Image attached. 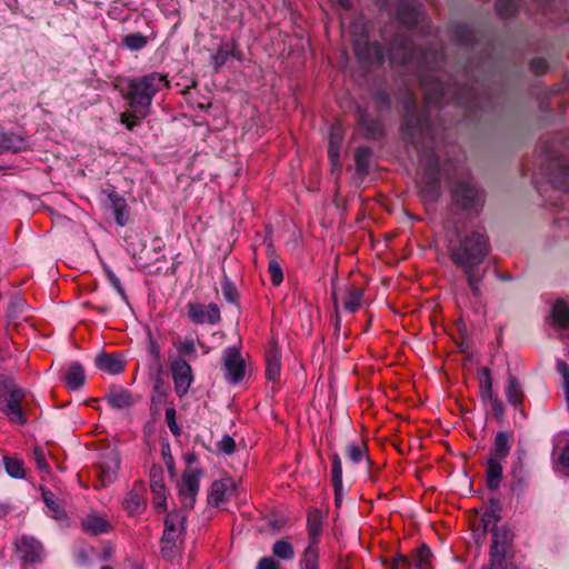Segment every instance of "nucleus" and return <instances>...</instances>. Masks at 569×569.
I'll return each instance as SVG.
<instances>
[{
  "mask_svg": "<svg viewBox=\"0 0 569 569\" xmlns=\"http://www.w3.org/2000/svg\"><path fill=\"white\" fill-rule=\"evenodd\" d=\"M224 369L227 371V379L237 383L242 380L244 376V361L241 358L240 351L237 348H228L223 353Z\"/></svg>",
  "mask_w": 569,
  "mask_h": 569,
  "instance_id": "obj_14",
  "label": "nucleus"
},
{
  "mask_svg": "<svg viewBox=\"0 0 569 569\" xmlns=\"http://www.w3.org/2000/svg\"><path fill=\"white\" fill-rule=\"evenodd\" d=\"M231 51L226 49L224 47H220L218 51L212 57V64L216 70H219L229 59Z\"/></svg>",
  "mask_w": 569,
  "mask_h": 569,
  "instance_id": "obj_55",
  "label": "nucleus"
},
{
  "mask_svg": "<svg viewBox=\"0 0 569 569\" xmlns=\"http://www.w3.org/2000/svg\"><path fill=\"white\" fill-rule=\"evenodd\" d=\"M505 393L508 402L515 409L521 408L525 399V393L522 391L519 380L516 377L511 375L508 376Z\"/></svg>",
  "mask_w": 569,
  "mask_h": 569,
  "instance_id": "obj_25",
  "label": "nucleus"
},
{
  "mask_svg": "<svg viewBox=\"0 0 569 569\" xmlns=\"http://www.w3.org/2000/svg\"><path fill=\"white\" fill-rule=\"evenodd\" d=\"M332 467H331V483L333 488L339 489V486L342 485V463L341 458L338 453H333L331 456Z\"/></svg>",
  "mask_w": 569,
  "mask_h": 569,
  "instance_id": "obj_48",
  "label": "nucleus"
},
{
  "mask_svg": "<svg viewBox=\"0 0 569 569\" xmlns=\"http://www.w3.org/2000/svg\"><path fill=\"white\" fill-rule=\"evenodd\" d=\"M491 535H492L491 546H496V547H498V549H502V550L507 551V547L511 543L512 538H513L510 529L506 526L493 527L491 529Z\"/></svg>",
  "mask_w": 569,
  "mask_h": 569,
  "instance_id": "obj_35",
  "label": "nucleus"
},
{
  "mask_svg": "<svg viewBox=\"0 0 569 569\" xmlns=\"http://www.w3.org/2000/svg\"><path fill=\"white\" fill-rule=\"evenodd\" d=\"M167 87H169L167 76L150 72L128 79L127 91H122V96L136 117L146 118L150 113L154 96Z\"/></svg>",
  "mask_w": 569,
  "mask_h": 569,
  "instance_id": "obj_3",
  "label": "nucleus"
},
{
  "mask_svg": "<svg viewBox=\"0 0 569 569\" xmlns=\"http://www.w3.org/2000/svg\"><path fill=\"white\" fill-rule=\"evenodd\" d=\"M84 381H86V375H84L83 367L77 361L71 362L68 366L66 373H64L66 387L69 390L74 391V390L80 389L84 385Z\"/></svg>",
  "mask_w": 569,
  "mask_h": 569,
  "instance_id": "obj_23",
  "label": "nucleus"
},
{
  "mask_svg": "<svg viewBox=\"0 0 569 569\" xmlns=\"http://www.w3.org/2000/svg\"><path fill=\"white\" fill-rule=\"evenodd\" d=\"M403 138L419 152V191L425 202H436L441 196L439 158L433 150V133L429 117L417 109V99L408 92L403 100Z\"/></svg>",
  "mask_w": 569,
  "mask_h": 569,
  "instance_id": "obj_2",
  "label": "nucleus"
},
{
  "mask_svg": "<svg viewBox=\"0 0 569 569\" xmlns=\"http://www.w3.org/2000/svg\"><path fill=\"white\" fill-rule=\"evenodd\" d=\"M107 400L114 409H126L132 406V396L128 390L121 388H111L107 395Z\"/></svg>",
  "mask_w": 569,
  "mask_h": 569,
  "instance_id": "obj_30",
  "label": "nucleus"
},
{
  "mask_svg": "<svg viewBox=\"0 0 569 569\" xmlns=\"http://www.w3.org/2000/svg\"><path fill=\"white\" fill-rule=\"evenodd\" d=\"M353 50L358 60L366 63L381 64L385 61V50L378 42H370L366 33H361L353 40Z\"/></svg>",
  "mask_w": 569,
  "mask_h": 569,
  "instance_id": "obj_9",
  "label": "nucleus"
},
{
  "mask_svg": "<svg viewBox=\"0 0 569 569\" xmlns=\"http://www.w3.org/2000/svg\"><path fill=\"white\" fill-rule=\"evenodd\" d=\"M188 317L196 325H216L220 321V310L217 305L188 303Z\"/></svg>",
  "mask_w": 569,
  "mask_h": 569,
  "instance_id": "obj_12",
  "label": "nucleus"
},
{
  "mask_svg": "<svg viewBox=\"0 0 569 569\" xmlns=\"http://www.w3.org/2000/svg\"><path fill=\"white\" fill-rule=\"evenodd\" d=\"M119 465L120 458L114 451L107 452L101 457L98 472L102 486H107L116 479Z\"/></svg>",
  "mask_w": 569,
  "mask_h": 569,
  "instance_id": "obj_18",
  "label": "nucleus"
},
{
  "mask_svg": "<svg viewBox=\"0 0 569 569\" xmlns=\"http://www.w3.org/2000/svg\"><path fill=\"white\" fill-rule=\"evenodd\" d=\"M319 549L316 546H308L300 559V569H318Z\"/></svg>",
  "mask_w": 569,
  "mask_h": 569,
  "instance_id": "obj_39",
  "label": "nucleus"
},
{
  "mask_svg": "<svg viewBox=\"0 0 569 569\" xmlns=\"http://www.w3.org/2000/svg\"><path fill=\"white\" fill-rule=\"evenodd\" d=\"M3 465L7 473L12 478L21 479L24 477L23 461L9 456L3 457Z\"/></svg>",
  "mask_w": 569,
  "mask_h": 569,
  "instance_id": "obj_41",
  "label": "nucleus"
},
{
  "mask_svg": "<svg viewBox=\"0 0 569 569\" xmlns=\"http://www.w3.org/2000/svg\"><path fill=\"white\" fill-rule=\"evenodd\" d=\"M557 368L563 378L567 400L569 401V366L565 361L558 360Z\"/></svg>",
  "mask_w": 569,
  "mask_h": 569,
  "instance_id": "obj_64",
  "label": "nucleus"
},
{
  "mask_svg": "<svg viewBox=\"0 0 569 569\" xmlns=\"http://www.w3.org/2000/svg\"><path fill=\"white\" fill-rule=\"evenodd\" d=\"M432 552L427 545H421L415 555V566L418 569H428Z\"/></svg>",
  "mask_w": 569,
  "mask_h": 569,
  "instance_id": "obj_49",
  "label": "nucleus"
},
{
  "mask_svg": "<svg viewBox=\"0 0 569 569\" xmlns=\"http://www.w3.org/2000/svg\"><path fill=\"white\" fill-rule=\"evenodd\" d=\"M268 271L270 273L271 281L274 286H280L283 280V273L281 266L276 259L269 261Z\"/></svg>",
  "mask_w": 569,
  "mask_h": 569,
  "instance_id": "obj_53",
  "label": "nucleus"
},
{
  "mask_svg": "<svg viewBox=\"0 0 569 569\" xmlns=\"http://www.w3.org/2000/svg\"><path fill=\"white\" fill-rule=\"evenodd\" d=\"M109 200L113 209L116 222L119 226H124L128 221V204L126 200L117 192H111Z\"/></svg>",
  "mask_w": 569,
  "mask_h": 569,
  "instance_id": "obj_33",
  "label": "nucleus"
},
{
  "mask_svg": "<svg viewBox=\"0 0 569 569\" xmlns=\"http://www.w3.org/2000/svg\"><path fill=\"white\" fill-rule=\"evenodd\" d=\"M357 123L367 139L379 140L385 136V126L379 118L372 117L366 109L356 110Z\"/></svg>",
  "mask_w": 569,
  "mask_h": 569,
  "instance_id": "obj_11",
  "label": "nucleus"
},
{
  "mask_svg": "<svg viewBox=\"0 0 569 569\" xmlns=\"http://www.w3.org/2000/svg\"><path fill=\"white\" fill-rule=\"evenodd\" d=\"M229 483V479H221L212 482L207 499L210 506H218L222 501Z\"/></svg>",
  "mask_w": 569,
  "mask_h": 569,
  "instance_id": "obj_37",
  "label": "nucleus"
},
{
  "mask_svg": "<svg viewBox=\"0 0 569 569\" xmlns=\"http://www.w3.org/2000/svg\"><path fill=\"white\" fill-rule=\"evenodd\" d=\"M148 356L149 365L148 370L164 369L161 359V349L158 342L153 339L151 332H148Z\"/></svg>",
  "mask_w": 569,
  "mask_h": 569,
  "instance_id": "obj_34",
  "label": "nucleus"
},
{
  "mask_svg": "<svg viewBox=\"0 0 569 569\" xmlns=\"http://www.w3.org/2000/svg\"><path fill=\"white\" fill-rule=\"evenodd\" d=\"M174 346L179 352L178 357L190 356L196 352V343L193 339L186 338L183 341L174 343Z\"/></svg>",
  "mask_w": 569,
  "mask_h": 569,
  "instance_id": "obj_54",
  "label": "nucleus"
},
{
  "mask_svg": "<svg viewBox=\"0 0 569 569\" xmlns=\"http://www.w3.org/2000/svg\"><path fill=\"white\" fill-rule=\"evenodd\" d=\"M363 289L360 287L351 286L347 288L343 296V308L349 312H356L362 305Z\"/></svg>",
  "mask_w": 569,
  "mask_h": 569,
  "instance_id": "obj_32",
  "label": "nucleus"
},
{
  "mask_svg": "<svg viewBox=\"0 0 569 569\" xmlns=\"http://www.w3.org/2000/svg\"><path fill=\"white\" fill-rule=\"evenodd\" d=\"M17 551L20 558L27 563H38L43 558V547L41 542L32 536H22L17 542Z\"/></svg>",
  "mask_w": 569,
  "mask_h": 569,
  "instance_id": "obj_13",
  "label": "nucleus"
},
{
  "mask_svg": "<svg viewBox=\"0 0 569 569\" xmlns=\"http://www.w3.org/2000/svg\"><path fill=\"white\" fill-rule=\"evenodd\" d=\"M221 290H222L223 298L228 302H230V303L238 302V298H239L238 290L234 287V284L232 283V281L227 276H223V278H222Z\"/></svg>",
  "mask_w": 569,
  "mask_h": 569,
  "instance_id": "obj_52",
  "label": "nucleus"
},
{
  "mask_svg": "<svg viewBox=\"0 0 569 569\" xmlns=\"http://www.w3.org/2000/svg\"><path fill=\"white\" fill-rule=\"evenodd\" d=\"M142 119L143 118L136 117L134 111H132L131 109L130 111L122 112L120 114L121 123L124 124L129 130H133V128L137 127Z\"/></svg>",
  "mask_w": 569,
  "mask_h": 569,
  "instance_id": "obj_58",
  "label": "nucleus"
},
{
  "mask_svg": "<svg viewBox=\"0 0 569 569\" xmlns=\"http://www.w3.org/2000/svg\"><path fill=\"white\" fill-rule=\"evenodd\" d=\"M452 39L462 46H469L476 40L473 30L466 24H456L451 31Z\"/></svg>",
  "mask_w": 569,
  "mask_h": 569,
  "instance_id": "obj_38",
  "label": "nucleus"
},
{
  "mask_svg": "<svg viewBox=\"0 0 569 569\" xmlns=\"http://www.w3.org/2000/svg\"><path fill=\"white\" fill-rule=\"evenodd\" d=\"M453 203L465 211L479 212L485 202L482 190L473 182L458 181L451 191Z\"/></svg>",
  "mask_w": 569,
  "mask_h": 569,
  "instance_id": "obj_7",
  "label": "nucleus"
},
{
  "mask_svg": "<svg viewBox=\"0 0 569 569\" xmlns=\"http://www.w3.org/2000/svg\"><path fill=\"white\" fill-rule=\"evenodd\" d=\"M30 147L28 137L13 132L0 131V154L12 151L21 152Z\"/></svg>",
  "mask_w": 569,
  "mask_h": 569,
  "instance_id": "obj_20",
  "label": "nucleus"
},
{
  "mask_svg": "<svg viewBox=\"0 0 569 569\" xmlns=\"http://www.w3.org/2000/svg\"><path fill=\"white\" fill-rule=\"evenodd\" d=\"M519 0H497L496 10L500 18L508 19L517 13Z\"/></svg>",
  "mask_w": 569,
  "mask_h": 569,
  "instance_id": "obj_43",
  "label": "nucleus"
},
{
  "mask_svg": "<svg viewBox=\"0 0 569 569\" xmlns=\"http://www.w3.org/2000/svg\"><path fill=\"white\" fill-rule=\"evenodd\" d=\"M309 546L318 547V537L321 533V519L319 515L308 517Z\"/></svg>",
  "mask_w": 569,
  "mask_h": 569,
  "instance_id": "obj_46",
  "label": "nucleus"
},
{
  "mask_svg": "<svg viewBox=\"0 0 569 569\" xmlns=\"http://www.w3.org/2000/svg\"><path fill=\"white\" fill-rule=\"evenodd\" d=\"M528 478L529 471L526 469L523 460L518 458V460L512 466L511 490L513 492H522L527 486Z\"/></svg>",
  "mask_w": 569,
  "mask_h": 569,
  "instance_id": "obj_28",
  "label": "nucleus"
},
{
  "mask_svg": "<svg viewBox=\"0 0 569 569\" xmlns=\"http://www.w3.org/2000/svg\"><path fill=\"white\" fill-rule=\"evenodd\" d=\"M217 447L221 452L226 455H232L236 451V442L229 435H224L222 439L217 443Z\"/></svg>",
  "mask_w": 569,
  "mask_h": 569,
  "instance_id": "obj_57",
  "label": "nucleus"
},
{
  "mask_svg": "<svg viewBox=\"0 0 569 569\" xmlns=\"http://www.w3.org/2000/svg\"><path fill=\"white\" fill-rule=\"evenodd\" d=\"M149 378L152 382L151 402L161 405L166 401L169 393V386L164 381V369L148 370Z\"/></svg>",
  "mask_w": 569,
  "mask_h": 569,
  "instance_id": "obj_19",
  "label": "nucleus"
},
{
  "mask_svg": "<svg viewBox=\"0 0 569 569\" xmlns=\"http://www.w3.org/2000/svg\"><path fill=\"white\" fill-rule=\"evenodd\" d=\"M164 416H166V421H167V425H168L170 431L174 436H179L181 433V430L176 421V409L173 407L167 408Z\"/></svg>",
  "mask_w": 569,
  "mask_h": 569,
  "instance_id": "obj_56",
  "label": "nucleus"
},
{
  "mask_svg": "<svg viewBox=\"0 0 569 569\" xmlns=\"http://www.w3.org/2000/svg\"><path fill=\"white\" fill-rule=\"evenodd\" d=\"M500 512H501V507H500L499 502L491 499L490 500V509L487 510L483 513V516L481 517V523L483 527V531H487L491 523H496V522L500 521V519H501Z\"/></svg>",
  "mask_w": 569,
  "mask_h": 569,
  "instance_id": "obj_42",
  "label": "nucleus"
},
{
  "mask_svg": "<svg viewBox=\"0 0 569 569\" xmlns=\"http://www.w3.org/2000/svg\"><path fill=\"white\" fill-rule=\"evenodd\" d=\"M272 552L284 560H290L295 556L293 547L287 540H277L272 546Z\"/></svg>",
  "mask_w": 569,
  "mask_h": 569,
  "instance_id": "obj_47",
  "label": "nucleus"
},
{
  "mask_svg": "<svg viewBox=\"0 0 569 569\" xmlns=\"http://www.w3.org/2000/svg\"><path fill=\"white\" fill-rule=\"evenodd\" d=\"M161 455L168 471L173 476L174 472V460L171 455L170 445L163 443L161 447Z\"/></svg>",
  "mask_w": 569,
  "mask_h": 569,
  "instance_id": "obj_59",
  "label": "nucleus"
},
{
  "mask_svg": "<svg viewBox=\"0 0 569 569\" xmlns=\"http://www.w3.org/2000/svg\"><path fill=\"white\" fill-rule=\"evenodd\" d=\"M367 452V446L365 442H351L346 447V455L353 463H359Z\"/></svg>",
  "mask_w": 569,
  "mask_h": 569,
  "instance_id": "obj_45",
  "label": "nucleus"
},
{
  "mask_svg": "<svg viewBox=\"0 0 569 569\" xmlns=\"http://www.w3.org/2000/svg\"><path fill=\"white\" fill-rule=\"evenodd\" d=\"M371 158V150L366 147H360L356 150L355 153V162L357 171L363 172L367 171L369 167V160Z\"/></svg>",
  "mask_w": 569,
  "mask_h": 569,
  "instance_id": "obj_50",
  "label": "nucleus"
},
{
  "mask_svg": "<svg viewBox=\"0 0 569 569\" xmlns=\"http://www.w3.org/2000/svg\"><path fill=\"white\" fill-rule=\"evenodd\" d=\"M388 56L392 64L413 66L427 104L453 101L468 109L480 106L473 87L443 82L439 74L440 67L445 62L442 49L430 48L417 51L413 49L412 39L407 33L397 32L390 43Z\"/></svg>",
  "mask_w": 569,
  "mask_h": 569,
  "instance_id": "obj_1",
  "label": "nucleus"
},
{
  "mask_svg": "<svg viewBox=\"0 0 569 569\" xmlns=\"http://www.w3.org/2000/svg\"><path fill=\"white\" fill-rule=\"evenodd\" d=\"M24 397L26 391L19 388L12 379L0 380V410L9 421L18 425L27 422L22 409Z\"/></svg>",
  "mask_w": 569,
  "mask_h": 569,
  "instance_id": "obj_5",
  "label": "nucleus"
},
{
  "mask_svg": "<svg viewBox=\"0 0 569 569\" xmlns=\"http://www.w3.org/2000/svg\"><path fill=\"white\" fill-rule=\"evenodd\" d=\"M84 531L92 535L106 533L111 529V525L98 515H89L82 520Z\"/></svg>",
  "mask_w": 569,
  "mask_h": 569,
  "instance_id": "obj_31",
  "label": "nucleus"
},
{
  "mask_svg": "<svg viewBox=\"0 0 569 569\" xmlns=\"http://www.w3.org/2000/svg\"><path fill=\"white\" fill-rule=\"evenodd\" d=\"M96 366L110 375H118L124 369V362L119 357L106 352L97 356Z\"/></svg>",
  "mask_w": 569,
  "mask_h": 569,
  "instance_id": "obj_24",
  "label": "nucleus"
},
{
  "mask_svg": "<svg viewBox=\"0 0 569 569\" xmlns=\"http://www.w3.org/2000/svg\"><path fill=\"white\" fill-rule=\"evenodd\" d=\"M121 43L128 50L138 51L148 44V38L139 32L129 33L122 38Z\"/></svg>",
  "mask_w": 569,
  "mask_h": 569,
  "instance_id": "obj_40",
  "label": "nucleus"
},
{
  "mask_svg": "<svg viewBox=\"0 0 569 569\" xmlns=\"http://www.w3.org/2000/svg\"><path fill=\"white\" fill-rule=\"evenodd\" d=\"M550 182L559 190H569V164L559 161L550 174Z\"/></svg>",
  "mask_w": 569,
  "mask_h": 569,
  "instance_id": "obj_29",
  "label": "nucleus"
},
{
  "mask_svg": "<svg viewBox=\"0 0 569 569\" xmlns=\"http://www.w3.org/2000/svg\"><path fill=\"white\" fill-rule=\"evenodd\" d=\"M551 325L558 329L569 328V306L563 300H557L551 310Z\"/></svg>",
  "mask_w": 569,
  "mask_h": 569,
  "instance_id": "obj_27",
  "label": "nucleus"
},
{
  "mask_svg": "<svg viewBox=\"0 0 569 569\" xmlns=\"http://www.w3.org/2000/svg\"><path fill=\"white\" fill-rule=\"evenodd\" d=\"M463 273L466 276L472 297L477 302H481L483 298V290L481 284L483 278L486 277L487 268L463 271Z\"/></svg>",
  "mask_w": 569,
  "mask_h": 569,
  "instance_id": "obj_22",
  "label": "nucleus"
},
{
  "mask_svg": "<svg viewBox=\"0 0 569 569\" xmlns=\"http://www.w3.org/2000/svg\"><path fill=\"white\" fill-rule=\"evenodd\" d=\"M280 375V359L276 353L267 356L266 376L269 380H276Z\"/></svg>",
  "mask_w": 569,
  "mask_h": 569,
  "instance_id": "obj_51",
  "label": "nucleus"
},
{
  "mask_svg": "<svg viewBox=\"0 0 569 569\" xmlns=\"http://www.w3.org/2000/svg\"><path fill=\"white\" fill-rule=\"evenodd\" d=\"M502 479V465L496 458H489L487 461L486 482L490 490H497Z\"/></svg>",
  "mask_w": 569,
  "mask_h": 569,
  "instance_id": "obj_26",
  "label": "nucleus"
},
{
  "mask_svg": "<svg viewBox=\"0 0 569 569\" xmlns=\"http://www.w3.org/2000/svg\"><path fill=\"white\" fill-rule=\"evenodd\" d=\"M399 21L409 29L420 23V10L417 0H395Z\"/></svg>",
  "mask_w": 569,
  "mask_h": 569,
  "instance_id": "obj_16",
  "label": "nucleus"
},
{
  "mask_svg": "<svg viewBox=\"0 0 569 569\" xmlns=\"http://www.w3.org/2000/svg\"><path fill=\"white\" fill-rule=\"evenodd\" d=\"M448 252L451 261L462 271L481 269L480 266L490 252L489 239L480 230H473L460 237L458 242H451Z\"/></svg>",
  "mask_w": 569,
  "mask_h": 569,
  "instance_id": "obj_4",
  "label": "nucleus"
},
{
  "mask_svg": "<svg viewBox=\"0 0 569 569\" xmlns=\"http://www.w3.org/2000/svg\"><path fill=\"white\" fill-rule=\"evenodd\" d=\"M341 141L342 134L340 129L332 128L329 137L328 157L333 166H336L339 161Z\"/></svg>",
  "mask_w": 569,
  "mask_h": 569,
  "instance_id": "obj_36",
  "label": "nucleus"
},
{
  "mask_svg": "<svg viewBox=\"0 0 569 569\" xmlns=\"http://www.w3.org/2000/svg\"><path fill=\"white\" fill-rule=\"evenodd\" d=\"M150 488L154 495L153 502L157 509H166L167 497L163 481V470L159 465H152L149 470Z\"/></svg>",
  "mask_w": 569,
  "mask_h": 569,
  "instance_id": "obj_15",
  "label": "nucleus"
},
{
  "mask_svg": "<svg viewBox=\"0 0 569 569\" xmlns=\"http://www.w3.org/2000/svg\"><path fill=\"white\" fill-rule=\"evenodd\" d=\"M513 433L511 431H499L495 436L493 446L490 449L489 458L503 460L508 457L511 450V442Z\"/></svg>",
  "mask_w": 569,
  "mask_h": 569,
  "instance_id": "obj_21",
  "label": "nucleus"
},
{
  "mask_svg": "<svg viewBox=\"0 0 569 569\" xmlns=\"http://www.w3.org/2000/svg\"><path fill=\"white\" fill-rule=\"evenodd\" d=\"M146 488L143 482H136L127 493L122 505L130 516L141 513L146 508Z\"/></svg>",
  "mask_w": 569,
  "mask_h": 569,
  "instance_id": "obj_17",
  "label": "nucleus"
},
{
  "mask_svg": "<svg viewBox=\"0 0 569 569\" xmlns=\"http://www.w3.org/2000/svg\"><path fill=\"white\" fill-rule=\"evenodd\" d=\"M106 274L108 277V280L112 284V287L117 290V292L121 296V298L128 302V297L126 295V291L119 280V278L112 272L110 269H106Z\"/></svg>",
  "mask_w": 569,
  "mask_h": 569,
  "instance_id": "obj_60",
  "label": "nucleus"
},
{
  "mask_svg": "<svg viewBox=\"0 0 569 569\" xmlns=\"http://www.w3.org/2000/svg\"><path fill=\"white\" fill-rule=\"evenodd\" d=\"M201 469L186 470L178 485V495L183 511L191 510L196 503V497L200 490Z\"/></svg>",
  "mask_w": 569,
  "mask_h": 569,
  "instance_id": "obj_8",
  "label": "nucleus"
},
{
  "mask_svg": "<svg viewBox=\"0 0 569 569\" xmlns=\"http://www.w3.org/2000/svg\"><path fill=\"white\" fill-rule=\"evenodd\" d=\"M410 567L411 561L401 553L396 555V557L389 562V569H409Z\"/></svg>",
  "mask_w": 569,
  "mask_h": 569,
  "instance_id": "obj_61",
  "label": "nucleus"
},
{
  "mask_svg": "<svg viewBox=\"0 0 569 569\" xmlns=\"http://www.w3.org/2000/svg\"><path fill=\"white\" fill-rule=\"evenodd\" d=\"M373 99L379 110L388 109L391 104L390 97L386 91L376 92Z\"/></svg>",
  "mask_w": 569,
  "mask_h": 569,
  "instance_id": "obj_63",
  "label": "nucleus"
},
{
  "mask_svg": "<svg viewBox=\"0 0 569 569\" xmlns=\"http://www.w3.org/2000/svg\"><path fill=\"white\" fill-rule=\"evenodd\" d=\"M187 513L183 510L170 511L164 519V531L161 538L163 558L172 559L178 549V540L184 531Z\"/></svg>",
  "mask_w": 569,
  "mask_h": 569,
  "instance_id": "obj_6",
  "label": "nucleus"
},
{
  "mask_svg": "<svg viewBox=\"0 0 569 569\" xmlns=\"http://www.w3.org/2000/svg\"><path fill=\"white\" fill-rule=\"evenodd\" d=\"M488 405L491 407L493 417L498 421L503 420L506 412H505V406H503L502 401L499 398H493L492 402H489Z\"/></svg>",
  "mask_w": 569,
  "mask_h": 569,
  "instance_id": "obj_62",
  "label": "nucleus"
},
{
  "mask_svg": "<svg viewBox=\"0 0 569 569\" xmlns=\"http://www.w3.org/2000/svg\"><path fill=\"white\" fill-rule=\"evenodd\" d=\"M506 550L490 546L489 565L485 569H506Z\"/></svg>",
  "mask_w": 569,
  "mask_h": 569,
  "instance_id": "obj_44",
  "label": "nucleus"
},
{
  "mask_svg": "<svg viewBox=\"0 0 569 569\" xmlns=\"http://www.w3.org/2000/svg\"><path fill=\"white\" fill-rule=\"evenodd\" d=\"M170 372L177 396L180 398L186 396L193 382L190 365L182 357H174L170 362Z\"/></svg>",
  "mask_w": 569,
  "mask_h": 569,
  "instance_id": "obj_10",
  "label": "nucleus"
}]
</instances>
